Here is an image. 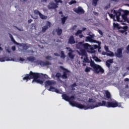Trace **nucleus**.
Listing matches in <instances>:
<instances>
[{
    "mask_svg": "<svg viewBox=\"0 0 129 129\" xmlns=\"http://www.w3.org/2000/svg\"><path fill=\"white\" fill-rule=\"evenodd\" d=\"M106 107L107 108H115V107H121V104L120 103H117L116 101L114 102H107L105 101H102V102H98L95 105H92V106H89L87 105V107L86 109L87 110L88 109H94L96 107Z\"/></svg>",
    "mask_w": 129,
    "mask_h": 129,
    "instance_id": "obj_1",
    "label": "nucleus"
},
{
    "mask_svg": "<svg viewBox=\"0 0 129 129\" xmlns=\"http://www.w3.org/2000/svg\"><path fill=\"white\" fill-rule=\"evenodd\" d=\"M61 97L62 99L70 102V104L73 107H77L78 108L84 109L85 110H87L88 109L87 108V106H85L83 105L82 104L78 103L76 101H72L75 100L74 96H72L70 97L69 96L67 95V94H62Z\"/></svg>",
    "mask_w": 129,
    "mask_h": 129,
    "instance_id": "obj_2",
    "label": "nucleus"
},
{
    "mask_svg": "<svg viewBox=\"0 0 129 129\" xmlns=\"http://www.w3.org/2000/svg\"><path fill=\"white\" fill-rule=\"evenodd\" d=\"M41 78V74L38 73H33L32 71H30L29 74H26L24 77H23V80H26L27 82L31 79H33L32 81V83L36 82L37 84L40 85L43 84L44 81L40 79H38Z\"/></svg>",
    "mask_w": 129,
    "mask_h": 129,
    "instance_id": "obj_3",
    "label": "nucleus"
},
{
    "mask_svg": "<svg viewBox=\"0 0 129 129\" xmlns=\"http://www.w3.org/2000/svg\"><path fill=\"white\" fill-rule=\"evenodd\" d=\"M56 84V83L54 80H47L45 82V87H48L49 86L50 87L48 89L49 91L54 92L56 93L59 94V90L52 86V85H55Z\"/></svg>",
    "mask_w": 129,
    "mask_h": 129,
    "instance_id": "obj_4",
    "label": "nucleus"
},
{
    "mask_svg": "<svg viewBox=\"0 0 129 129\" xmlns=\"http://www.w3.org/2000/svg\"><path fill=\"white\" fill-rule=\"evenodd\" d=\"M90 67L94 69L95 74H98L99 73L103 74L104 70L99 64H96L93 61H90Z\"/></svg>",
    "mask_w": 129,
    "mask_h": 129,
    "instance_id": "obj_5",
    "label": "nucleus"
},
{
    "mask_svg": "<svg viewBox=\"0 0 129 129\" xmlns=\"http://www.w3.org/2000/svg\"><path fill=\"white\" fill-rule=\"evenodd\" d=\"M59 68L60 69L63 71L62 75H61L60 73H57V74L55 75V77L57 78L58 80H59L60 77H61L62 79H67L68 74L70 72V71L63 68V67L61 66H60Z\"/></svg>",
    "mask_w": 129,
    "mask_h": 129,
    "instance_id": "obj_6",
    "label": "nucleus"
},
{
    "mask_svg": "<svg viewBox=\"0 0 129 129\" xmlns=\"http://www.w3.org/2000/svg\"><path fill=\"white\" fill-rule=\"evenodd\" d=\"M113 27L114 28H116L118 30H119L120 29H122L123 30H119L118 31L119 32H120L121 34H124L125 35H127V31L128 30V26H119V24H118V23H113Z\"/></svg>",
    "mask_w": 129,
    "mask_h": 129,
    "instance_id": "obj_7",
    "label": "nucleus"
},
{
    "mask_svg": "<svg viewBox=\"0 0 129 129\" xmlns=\"http://www.w3.org/2000/svg\"><path fill=\"white\" fill-rule=\"evenodd\" d=\"M54 2H51L49 3V5L47 6V8H48L49 10H55L58 8V4L59 3H62L61 0H54Z\"/></svg>",
    "mask_w": 129,
    "mask_h": 129,
    "instance_id": "obj_8",
    "label": "nucleus"
},
{
    "mask_svg": "<svg viewBox=\"0 0 129 129\" xmlns=\"http://www.w3.org/2000/svg\"><path fill=\"white\" fill-rule=\"evenodd\" d=\"M83 49L92 53L95 52V50H94V48L88 43H84Z\"/></svg>",
    "mask_w": 129,
    "mask_h": 129,
    "instance_id": "obj_9",
    "label": "nucleus"
},
{
    "mask_svg": "<svg viewBox=\"0 0 129 129\" xmlns=\"http://www.w3.org/2000/svg\"><path fill=\"white\" fill-rule=\"evenodd\" d=\"M73 11H74L76 13L79 14L80 15L85 13L84 10L81 7H79L77 8H75L73 9Z\"/></svg>",
    "mask_w": 129,
    "mask_h": 129,
    "instance_id": "obj_10",
    "label": "nucleus"
},
{
    "mask_svg": "<svg viewBox=\"0 0 129 129\" xmlns=\"http://www.w3.org/2000/svg\"><path fill=\"white\" fill-rule=\"evenodd\" d=\"M114 55L118 58H121L122 57V48L117 49V51L114 53Z\"/></svg>",
    "mask_w": 129,
    "mask_h": 129,
    "instance_id": "obj_11",
    "label": "nucleus"
},
{
    "mask_svg": "<svg viewBox=\"0 0 129 129\" xmlns=\"http://www.w3.org/2000/svg\"><path fill=\"white\" fill-rule=\"evenodd\" d=\"M38 64H39L42 67H44L46 66L51 65L50 62H49L48 61H44L39 60V61H38Z\"/></svg>",
    "mask_w": 129,
    "mask_h": 129,
    "instance_id": "obj_12",
    "label": "nucleus"
},
{
    "mask_svg": "<svg viewBox=\"0 0 129 129\" xmlns=\"http://www.w3.org/2000/svg\"><path fill=\"white\" fill-rule=\"evenodd\" d=\"M84 44L85 43L83 42H78L77 44L76 45V47H77L78 49L82 50L84 47Z\"/></svg>",
    "mask_w": 129,
    "mask_h": 129,
    "instance_id": "obj_13",
    "label": "nucleus"
},
{
    "mask_svg": "<svg viewBox=\"0 0 129 129\" xmlns=\"http://www.w3.org/2000/svg\"><path fill=\"white\" fill-rule=\"evenodd\" d=\"M50 27H51L50 22H47V24L46 26L42 27V32L43 33L45 32L47 29H48Z\"/></svg>",
    "mask_w": 129,
    "mask_h": 129,
    "instance_id": "obj_14",
    "label": "nucleus"
},
{
    "mask_svg": "<svg viewBox=\"0 0 129 129\" xmlns=\"http://www.w3.org/2000/svg\"><path fill=\"white\" fill-rule=\"evenodd\" d=\"M67 49H69V51L70 52L68 53L69 57H70L71 58V59H74L75 55L72 54V53L73 52V50L72 49H71L70 47H67Z\"/></svg>",
    "mask_w": 129,
    "mask_h": 129,
    "instance_id": "obj_15",
    "label": "nucleus"
},
{
    "mask_svg": "<svg viewBox=\"0 0 129 129\" xmlns=\"http://www.w3.org/2000/svg\"><path fill=\"white\" fill-rule=\"evenodd\" d=\"M108 52H110V53H107L106 52H105V51H102L101 54L103 55H106L107 56H111V57L114 56L113 52H112V51H108Z\"/></svg>",
    "mask_w": 129,
    "mask_h": 129,
    "instance_id": "obj_16",
    "label": "nucleus"
},
{
    "mask_svg": "<svg viewBox=\"0 0 129 129\" xmlns=\"http://www.w3.org/2000/svg\"><path fill=\"white\" fill-rule=\"evenodd\" d=\"M75 41L74 36H73V35L71 36L70 37V39H69L68 44H75Z\"/></svg>",
    "mask_w": 129,
    "mask_h": 129,
    "instance_id": "obj_17",
    "label": "nucleus"
},
{
    "mask_svg": "<svg viewBox=\"0 0 129 129\" xmlns=\"http://www.w3.org/2000/svg\"><path fill=\"white\" fill-rule=\"evenodd\" d=\"M113 63V59H108L106 61V66H107V67H108V68H110V63Z\"/></svg>",
    "mask_w": 129,
    "mask_h": 129,
    "instance_id": "obj_18",
    "label": "nucleus"
},
{
    "mask_svg": "<svg viewBox=\"0 0 129 129\" xmlns=\"http://www.w3.org/2000/svg\"><path fill=\"white\" fill-rule=\"evenodd\" d=\"M55 32H57L58 36H61L62 34V29H60L59 27L55 29Z\"/></svg>",
    "mask_w": 129,
    "mask_h": 129,
    "instance_id": "obj_19",
    "label": "nucleus"
},
{
    "mask_svg": "<svg viewBox=\"0 0 129 129\" xmlns=\"http://www.w3.org/2000/svg\"><path fill=\"white\" fill-rule=\"evenodd\" d=\"M9 36H10V39H11V41L12 42H13V43H14V44H16V45H18V43L15 41V40L14 39L13 35L9 33Z\"/></svg>",
    "mask_w": 129,
    "mask_h": 129,
    "instance_id": "obj_20",
    "label": "nucleus"
},
{
    "mask_svg": "<svg viewBox=\"0 0 129 129\" xmlns=\"http://www.w3.org/2000/svg\"><path fill=\"white\" fill-rule=\"evenodd\" d=\"M11 59H10L9 58H7V57H0V61L1 62H5L6 61H10Z\"/></svg>",
    "mask_w": 129,
    "mask_h": 129,
    "instance_id": "obj_21",
    "label": "nucleus"
},
{
    "mask_svg": "<svg viewBox=\"0 0 129 129\" xmlns=\"http://www.w3.org/2000/svg\"><path fill=\"white\" fill-rule=\"evenodd\" d=\"M105 95H106V97L107 99H110L111 97V94H110V93H109V92L108 91H105Z\"/></svg>",
    "mask_w": 129,
    "mask_h": 129,
    "instance_id": "obj_22",
    "label": "nucleus"
},
{
    "mask_svg": "<svg viewBox=\"0 0 129 129\" xmlns=\"http://www.w3.org/2000/svg\"><path fill=\"white\" fill-rule=\"evenodd\" d=\"M121 15V13H120V12H117L116 14V18L117 21H119V17Z\"/></svg>",
    "mask_w": 129,
    "mask_h": 129,
    "instance_id": "obj_23",
    "label": "nucleus"
},
{
    "mask_svg": "<svg viewBox=\"0 0 129 129\" xmlns=\"http://www.w3.org/2000/svg\"><path fill=\"white\" fill-rule=\"evenodd\" d=\"M27 59L28 60L31 62H33L35 60V57H34L33 56L28 57H27Z\"/></svg>",
    "mask_w": 129,
    "mask_h": 129,
    "instance_id": "obj_24",
    "label": "nucleus"
},
{
    "mask_svg": "<svg viewBox=\"0 0 129 129\" xmlns=\"http://www.w3.org/2000/svg\"><path fill=\"white\" fill-rule=\"evenodd\" d=\"M22 47L23 49L27 50L29 49V47H30V46L27 45L26 44H25L23 45Z\"/></svg>",
    "mask_w": 129,
    "mask_h": 129,
    "instance_id": "obj_25",
    "label": "nucleus"
},
{
    "mask_svg": "<svg viewBox=\"0 0 129 129\" xmlns=\"http://www.w3.org/2000/svg\"><path fill=\"white\" fill-rule=\"evenodd\" d=\"M93 59L96 61V62H101L102 60L98 58L97 56H93Z\"/></svg>",
    "mask_w": 129,
    "mask_h": 129,
    "instance_id": "obj_26",
    "label": "nucleus"
},
{
    "mask_svg": "<svg viewBox=\"0 0 129 129\" xmlns=\"http://www.w3.org/2000/svg\"><path fill=\"white\" fill-rule=\"evenodd\" d=\"M61 24H65V22L67 20V17L64 16L63 17L61 18Z\"/></svg>",
    "mask_w": 129,
    "mask_h": 129,
    "instance_id": "obj_27",
    "label": "nucleus"
},
{
    "mask_svg": "<svg viewBox=\"0 0 129 129\" xmlns=\"http://www.w3.org/2000/svg\"><path fill=\"white\" fill-rule=\"evenodd\" d=\"M98 1H99V0H93L92 1V5L94 6V7L97 6Z\"/></svg>",
    "mask_w": 129,
    "mask_h": 129,
    "instance_id": "obj_28",
    "label": "nucleus"
},
{
    "mask_svg": "<svg viewBox=\"0 0 129 129\" xmlns=\"http://www.w3.org/2000/svg\"><path fill=\"white\" fill-rule=\"evenodd\" d=\"M66 57V55L64 53V51H60V58L64 59Z\"/></svg>",
    "mask_w": 129,
    "mask_h": 129,
    "instance_id": "obj_29",
    "label": "nucleus"
},
{
    "mask_svg": "<svg viewBox=\"0 0 129 129\" xmlns=\"http://www.w3.org/2000/svg\"><path fill=\"white\" fill-rule=\"evenodd\" d=\"M80 51H81V55L82 56H84L86 55V50L85 49H80Z\"/></svg>",
    "mask_w": 129,
    "mask_h": 129,
    "instance_id": "obj_30",
    "label": "nucleus"
},
{
    "mask_svg": "<svg viewBox=\"0 0 129 129\" xmlns=\"http://www.w3.org/2000/svg\"><path fill=\"white\" fill-rule=\"evenodd\" d=\"M91 42H93V43H97V44H98L99 45H101V42L100 41H97L96 40H92V41H90Z\"/></svg>",
    "mask_w": 129,
    "mask_h": 129,
    "instance_id": "obj_31",
    "label": "nucleus"
},
{
    "mask_svg": "<svg viewBox=\"0 0 129 129\" xmlns=\"http://www.w3.org/2000/svg\"><path fill=\"white\" fill-rule=\"evenodd\" d=\"M39 17L42 20H46L47 19V16H44L43 14L39 15Z\"/></svg>",
    "mask_w": 129,
    "mask_h": 129,
    "instance_id": "obj_32",
    "label": "nucleus"
},
{
    "mask_svg": "<svg viewBox=\"0 0 129 129\" xmlns=\"http://www.w3.org/2000/svg\"><path fill=\"white\" fill-rule=\"evenodd\" d=\"M92 70V68H90L89 67H86V69H85V72L86 73H89L90 72V71Z\"/></svg>",
    "mask_w": 129,
    "mask_h": 129,
    "instance_id": "obj_33",
    "label": "nucleus"
},
{
    "mask_svg": "<svg viewBox=\"0 0 129 129\" xmlns=\"http://www.w3.org/2000/svg\"><path fill=\"white\" fill-rule=\"evenodd\" d=\"M94 48L98 49V50H100L101 49V44H98V45H94Z\"/></svg>",
    "mask_w": 129,
    "mask_h": 129,
    "instance_id": "obj_34",
    "label": "nucleus"
},
{
    "mask_svg": "<svg viewBox=\"0 0 129 129\" xmlns=\"http://www.w3.org/2000/svg\"><path fill=\"white\" fill-rule=\"evenodd\" d=\"M82 32H83V31H82V30H78L77 32H76V33H75V36H77L79 35L82 34Z\"/></svg>",
    "mask_w": 129,
    "mask_h": 129,
    "instance_id": "obj_35",
    "label": "nucleus"
},
{
    "mask_svg": "<svg viewBox=\"0 0 129 129\" xmlns=\"http://www.w3.org/2000/svg\"><path fill=\"white\" fill-rule=\"evenodd\" d=\"M92 38L91 37H89V36H87L86 37V39L85 41L86 42H91V41H92Z\"/></svg>",
    "mask_w": 129,
    "mask_h": 129,
    "instance_id": "obj_36",
    "label": "nucleus"
},
{
    "mask_svg": "<svg viewBox=\"0 0 129 129\" xmlns=\"http://www.w3.org/2000/svg\"><path fill=\"white\" fill-rule=\"evenodd\" d=\"M122 18L123 20H124L125 21H128V18H127V15H122Z\"/></svg>",
    "mask_w": 129,
    "mask_h": 129,
    "instance_id": "obj_37",
    "label": "nucleus"
},
{
    "mask_svg": "<svg viewBox=\"0 0 129 129\" xmlns=\"http://www.w3.org/2000/svg\"><path fill=\"white\" fill-rule=\"evenodd\" d=\"M34 14L37 15H40L42 14H41L39 11H38L37 10H35L34 11Z\"/></svg>",
    "mask_w": 129,
    "mask_h": 129,
    "instance_id": "obj_38",
    "label": "nucleus"
},
{
    "mask_svg": "<svg viewBox=\"0 0 129 129\" xmlns=\"http://www.w3.org/2000/svg\"><path fill=\"white\" fill-rule=\"evenodd\" d=\"M76 86H77V84H76V83H74V84L71 85V88L73 90H75L74 87H76Z\"/></svg>",
    "mask_w": 129,
    "mask_h": 129,
    "instance_id": "obj_39",
    "label": "nucleus"
},
{
    "mask_svg": "<svg viewBox=\"0 0 129 129\" xmlns=\"http://www.w3.org/2000/svg\"><path fill=\"white\" fill-rule=\"evenodd\" d=\"M88 102L90 103H94L96 102V100H94L93 99L89 98Z\"/></svg>",
    "mask_w": 129,
    "mask_h": 129,
    "instance_id": "obj_40",
    "label": "nucleus"
},
{
    "mask_svg": "<svg viewBox=\"0 0 129 129\" xmlns=\"http://www.w3.org/2000/svg\"><path fill=\"white\" fill-rule=\"evenodd\" d=\"M77 2L75 0H72L70 3H69V4L70 5H72L73 4H76Z\"/></svg>",
    "mask_w": 129,
    "mask_h": 129,
    "instance_id": "obj_41",
    "label": "nucleus"
},
{
    "mask_svg": "<svg viewBox=\"0 0 129 129\" xmlns=\"http://www.w3.org/2000/svg\"><path fill=\"white\" fill-rule=\"evenodd\" d=\"M84 62H89V58L87 57V56H86V57L84 58Z\"/></svg>",
    "mask_w": 129,
    "mask_h": 129,
    "instance_id": "obj_42",
    "label": "nucleus"
},
{
    "mask_svg": "<svg viewBox=\"0 0 129 129\" xmlns=\"http://www.w3.org/2000/svg\"><path fill=\"white\" fill-rule=\"evenodd\" d=\"M104 48L105 49L106 52H111V51L109 50L108 47L106 45L104 47Z\"/></svg>",
    "mask_w": 129,
    "mask_h": 129,
    "instance_id": "obj_43",
    "label": "nucleus"
},
{
    "mask_svg": "<svg viewBox=\"0 0 129 129\" xmlns=\"http://www.w3.org/2000/svg\"><path fill=\"white\" fill-rule=\"evenodd\" d=\"M128 14H129V11L126 10L124 12V14H123V15L128 16Z\"/></svg>",
    "mask_w": 129,
    "mask_h": 129,
    "instance_id": "obj_44",
    "label": "nucleus"
},
{
    "mask_svg": "<svg viewBox=\"0 0 129 129\" xmlns=\"http://www.w3.org/2000/svg\"><path fill=\"white\" fill-rule=\"evenodd\" d=\"M40 77H41V75L44 76L45 79H47L48 78V76L46 75V74H40Z\"/></svg>",
    "mask_w": 129,
    "mask_h": 129,
    "instance_id": "obj_45",
    "label": "nucleus"
},
{
    "mask_svg": "<svg viewBox=\"0 0 129 129\" xmlns=\"http://www.w3.org/2000/svg\"><path fill=\"white\" fill-rule=\"evenodd\" d=\"M98 32L99 34H100L101 35H103V32L100 29H98Z\"/></svg>",
    "mask_w": 129,
    "mask_h": 129,
    "instance_id": "obj_46",
    "label": "nucleus"
},
{
    "mask_svg": "<svg viewBox=\"0 0 129 129\" xmlns=\"http://www.w3.org/2000/svg\"><path fill=\"white\" fill-rule=\"evenodd\" d=\"M19 61L23 62L25 61V59L23 58V57H19Z\"/></svg>",
    "mask_w": 129,
    "mask_h": 129,
    "instance_id": "obj_47",
    "label": "nucleus"
},
{
    "mask_svg": "<svg viewBox=\"0 0 129 129\" xmlns=\"http://www.w3.org/2000/svg\"><path fill=\"white\" fill-rule=\"evenodd\" d=\"M6 51H7L8 53H11V50L10 49H9V48H6Z\"/></svg>",
    "mask_w": 129,
    "mask_h": 129,
    "instance_id": "obj_48",
    "label": "nucleus"
},
{
    "mask_svg": "<svg viewBox=\"0 0 129 129\" xmlns=\"http://www.w3.org/2000/svg\"><path fill=\"white\" fill-rule=\"evenodd\" d=\"M12 50L13 51H15L16 50V46H13L12 47Z\"/></svg>",
    "mask_w": 129,
    "mask_h": 129,
    "instance_id": "obj_49",
    "label": "nucleus"
},
{
    "mask_svg": "<svg viewBox=\"0 0 129 129\" xmlns=\"http://www.w3.org/2000/svg\"><path fill=\"white\" fill-rule=\"evenodd\" d=\"M126 51H127V53H129V44L126 47Z\"/></svg>",
    "mask_w": 129,
    "mask_h": 129,
    "instance_id": "obj_50",
    "label": "nucleus"
},
{
    "mask_svg": "<svg viewBox=\"0 0 129 129\" xmlns=\"http://www.w3.org/2000/svg\"><path fill=\"white\" fill-rule=\"evenodd\" d=\"M32 22H33V20L32 19H29V20H28V24H30Z\"/></svg>",
    "mask_w": 129,
    "mask_h": 129,
    "instance_id": "obj_51",
    "label": "nucleus"
},
{
    "mask_svg": "<svg viewBox=\"0 0 129 129\" xmlns=\"http://www.w3.org/2000/svg\"><path fill=\"white\" fill-rule=\"evenodd\" d=\"M54 55L56 56H57V57H59V56H60V55L58 53H57V52L54 53Z\"/></svg>",
    "mask_w": 129,
    "mask_h": 129,
    "instance_id": "obj_52",
    "label": "nucleus"
},
{
    "mask_svg": "<svg viewBox=\"0 0 129 129\" xmlns=\"http://www.w3.org/2000/svg\"><path fill=\"white\" fill-rule=\"evenodd\" d=\"M124 81L125 82H128L129 81V79L128 78H125L124 79Z\"/></svg>",
    "mask_w": 129,
    "mask_h": 129,
    "instance_id": "obj_53",
    "label": "nucleus"
},
{
    "mask_svg": "<svg viewBox=\"0 0 129 129\" xmlns=\"http://www.w3.org/2000/svg\"><path fill=\"white\" fill-rule=\"evenodd\" d=\"M90 36H89V37L91 38H93L94 36V35L93 34V35H89Z\"/></svg>",
    "mask_w": 129,
    "mask_h": 129,
    "instance_id": "obj_54",
    "label": "nucleus"
},
{
    "mask_svg": "<svg viewBox=\"0 0 129 129\" xmlns=\"http://www.w3.org/2000/svg\"><path fill=\"white\" fill-rule=\"evenodd\" d=\"M84 36H83L82 34L79 35V37L80 39L83 38V37H84Z\"/></svg>",
    "mask_w": 129,
    "mask_h": 129,
    "instance_id": "obj_55",
    "label": "nucleus"
},
{
    "mask_svg": "<svg viewBox=\"0 0 129 129\" xmlns=\"http://www.w3.org/2000/svg\"><path fill=\"white\" fill-rule=\"evenodd\" d=\"M52 57H51V56H47L46 57V59H50V58H51Z\"/></svg>",
    "mask_w": 129,
    "mask_h": 129,
    "instance_id": "obj_56",
    "label": "nucleus"
},
{
    "mask_svg": "<svg viewBox=\"0 0 129 129\" xmlns=\"http://www.w3.org/2000/svg\"><path fill=\"white\" fill-rule=\"evenodd\" d=\"M59 14H60V15H62L61 17H63V13L62 12V11H60L59 12Z\"/></svg>",
    "mask_w": 129,
    "mask_h": 129,
    "instance_id": "obj_57",
    "label": "nucleus"
},
{
    "mask_svg": "<svg viewBox=\"0 0 129 129\" xmlns=\"http://www.w3.org/2000/svg\"><path fill=\"white\" fill-rule=\"evenodd\" d=\"M125 89H128V85L127 84L126 85V86H125Z\"/></svg>",
    "mask_w": 129,
    "mask_h": 129,
    "instance_id": "obj_58",
    "label": "nucleus"
},
{
    "mask_svg": "<svg viewBox=\"0 0 129 129\" xmlns=\"http://www.w3.org/2000/svg\"><path fill=\"white\" fill-rule=\"evenodd\" d=\"M86 27H83V30H82V31H85L86 30Z\"/></svg>",
    "mask_w": 129,
    "mask_h": 129,
    "instance_id": "obj_59",
    "label": "nucleus"
},
{
    "mask_svg": "<svg viewBox=\"0 0 129 129\" xmlns=\"http://www.w3.org/2000/svg\"><path fill=\"white\" fill-rule=\"evenodd\" d=\"M94 14L95 15H96L98 14V13L96 12H94Z\"/></svg>",
    "mask_w": 129,
    "mask_h": 129,
    "instance_id": "obj_60",
    "label": "nucleus"
},
{
    "mask_svg": "<svg viewBox=\"0 0 129 129\" xmlns=\"http://www.w3.org/2000/svg\"><path fill=\"white\" fill-rule=\"evenodd\" d=\"M112 1L115 2H118V0H111Z\"/></svg>",
    "mask_w": 129,
    "mask_h": 129,
    "instance_id": "obj_61",
    "label": "nucleus"
},
{
    "mask_svg": "<svg viewBox=\"0 0 129 129\" xmlns=\"http://www.w3.org/2000/svg\"><path fill=\"white\" fill-rule=\"evenodd\" d=\"M125 76H126V74H123L122 77H125Z\"/></svg>",
    "mask_w": 129,
    "mask_h": 129,
    "instance_id": "obj_62",
    "label": "nucleus"
},
{
    "mask_svg": "<svg viewBox=\"0 0 129 129\" xmlns=\"http://www.w3.org/2000/svg\"><path fill=\"white\" fill-rule=\"evenodd\" d=\"M52 34H53V35H54V34H55V33H54V31H53Z\"/></svg>",
    "mask_w": 129,
    "mask_h": 129,
    "instance_id": "obj_63",
    "label": "nucleus"
},
{
    "mask_svg": "<svg viewBox=\"0 0 129 129\" xmlns=\"http://www.w3.org/2000/svg\"><path fill=\"white\" fill-rule=\"evenodd\" d=\"M127 70L129 71V67L127 68Z\"/></svg>",
    "mask_w": 129,
    "mask_h": 129,
    "instance_id": "obj_64",
    "label": "nucleus"
}]
</instances>
